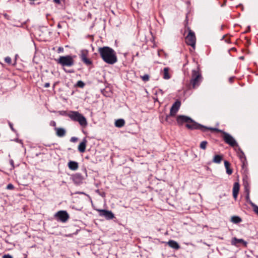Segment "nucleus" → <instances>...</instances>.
I'll list each match as a JSON object with an SVG mask.
<instances>
[{
    "label": "nucleus",
    "mask_w": 258,
    "mask_h": 258,
    "mask_svg": "<svg viewBox=\"0 0 258 258\" xmlns=\"http://www.w3.org/2000/svg\"><path fill=\"white\" fill-rule=\"evenodd\" d=\"M98 51L101 58L106 63L113 64L117 62L116 53L113 49L105 46L99 48Z\"/></svg>",
    "instance_id": "obj_1"
},
{
    "label": "nucleus",
    "mask_w": 258,
    "mask_h": 258,
    "mask_svg": "<svg viewBox=\"0 0 258 258\" xmlns=\"http://www.w3.org/2000/svg\"><path fill=\"white\" fill-rule=\"evenodd\" d=\"M190 117L185 115H178L177 116L176 121L178 125H182L183 123H187Z\"/></svg>",
    "instance_id": "obj_10"
},
{
    "label": "nucleus",
    "mask_w": 258,
    "mask_h": 258,
    "mask_svg": "<svg viewBox=\"0 0 258 258\" xmlns=\"http://www.w3.org/2000/svg\"><path fill=\"white\" fill-rule=\"evenodd\" d=\"M125 124V121L123 119H118L115 122V126L117 127H121Z\"/></svg>",
    "instance_id": "obj_19"
},
{
    "label": "nucleus",
    "mask_w": 258,
    "mask_h": 258,
    "mask_svg": "<svg viewBox=\"0 0 258 258\" xmlns=\"http://www.w3.org/2000/svg\"><path fill=\"white\" fill-rule=\"evenodd\" d=\"M210 131H217L218 132L221 133L222 134V137L224 141V142L228 144L229 146H230L232 147H238V144L236 142V140L234 139V138L229 134L227 133H226L224 132L223 131L215 128H210Z\"/></svg>",
    "instance_id": "obj_3"
},
{
    "label": "nucleus",
    "mask_w": 258,
    "mask_h": 258,
    "mask_svg": "<svg viewBox=\"0 0 258 258\" xmlns=\"http://www.w3.org/2000/svg\"><path fill=\"white\" fill-rule=\"evenodd\" d=\"M14 188V186L11 183L8 184V185L7 186V189H9V190H12V189H13Z\"/></svg>",
    "instance_id": "obj_31"
},
{
    "label": "nucleus",
    "mask_w": 258,
    "mask_h": 258,
    "mask_svg": "<svg viewBox=\"0 0 258 258\" xmlns=\"http://www.w3.org/2000/svg\"><path fill=\"white\" fill-rule=\"evenodd\" d=\"M69 218L70 216L66 211H58L54 215L55 219L62 223L66 222Z\"/></svg>",
    "instance_id": "obj_8"
},
{
    "label": "nucleus",
    "mask_w": 258,
    "mask_h": 258,
    "mask_svg": "<svg viewBox=\"0 0 258 258\" xmlns=\"http://www.w3.org/2000/svg\"><path fill=\"white\" fill-rule=\"evenodd\" d=\"M186 28L188 33L185 37V42L188 45L191 46L194 49H195L196 42L195 34L189 27H187Z\"/></svg>",
    "instance_id": "obj_6"
},
{
    "label": "nucleus",
    "mask_w": 258,
    "mask_h": 258,
    "mask_svg": "<svg viewBox=\"0 0 258 258\" xmlns=\"http://www.w3.org/2000/svg\"><path fill=\"white\" fill-rule=\"evenodd\" d=\"M78 140V139L76 137H72L71 139V141L72 142H76Z\"/></svg>",
    "instance_id": "obj_34"
},
{
    "label": "nucleus",
    "mask_w": 258,
    "mask_h": 258,
    "mask_svg": "<svg viewBox=\"0 0 258 258\" xmlns=\"http://www.w3.org/2000/svg\"><path fill=\"white\" fill-rule=\"evenodd\" d=\"M5 61L6 62L11 64L12 62V59L10 57L7 56L5 58Z\"/></svg>",
    "instance_id": "obj_29"
},
{
    "label": "nucleus",
    "mask_w": 258,
    "mask_h": 258,
    "mask_svg": "<svg viewBox=\"0 0 258 258\" xmlns=\"http://www.w3.org/2000/svg\"><path fill=\"white\" fill-rule=\"evenodd\" d=\"M244 187H245V191L247 193V196L246 197H247V198H248V197H249V189H250L249 186V185H248V184L247 183H244Z\"/></svg>",
    "instance_id": "obj_25"
},
{
    "label": "nucleus",
    "mask_w": 258,
    "mask_h": 258,
    "mask_svg": "<svg viewBox=\"0 0 258 258\" xmlns=\"http://www.w3.org/2000/svg\"><path fill=\"white\" fill-rule=\"evenodd\" d=\"M76 57V56H71V55H66V56H60L57 59H56V61L57 63L60 64L62 67H72L75 63L74 58Z\"/></svg>",
    "instance_id": "obj_4"
},
{
    "label": "nucleus",
    "mask_w": 258,
    "mask_h": 258,
    "mask_svg": "<svg viewBox=\"0 0 258 258\" xmlns=\"http://www.w3.org/2000/svg\"><path fill=\"white\" fill-rule=\"evenodd\" d=\"M58 27H60L59 24H58Z\"/></svg>",
    "instance_id": "obj_43"
},
{
    "label": "nucleus",
    "mask_w": 258,
    "mask_h": 258,
    "mask_svg": "<svg viewBox=\"0 0 258 258\" xmlns=\"http://www.w3.org/2000/svg\"><path fill=\"white\" fill-rule=\"evenodd\" d=\"M87 141L84 140L78 146V150L81 153H84L85 151L86 147Z\"/></svg>",
    "instance_id": "obj_17"
},
{
    "label": "nucleus",
    "mask_w": 258,
    "mask_h": 258,
    "mask_svg": "<svg viewBox=\"0 0 258 258\" xmlns=\"http://www.w3.org/2000/svg\"><path fill=\"white\" fill-rule=\"evenodd\" d=\"M169 68H165L162 72L163 78L165 80H168L170 78L171 76L169 73Z\"/></svg>",
    "instance_id": "obj_16"
},
{
    "label": "nucleus",
    "mask_w": 258,
    "mask_h": 258,
    "mask_svg": "<svg viewBox=\"0 0 258 258\" xmlns=\"http://www.w3.org/2000/svg\"><path fill=\"white\" fill-rule=\"evenodd\" d=\"M244 155L242 152H241L240 154L239 155L240 158L242 162H243L245 160V158L244 157Z\"/></svg>",
    "instance_id": "obj_32"
},
{
    "label": "nucleus",
    "mask_w": 258,
    "mask_h": 258,
    "mask_svg": "<svg viewBox=\"0 0 258 258\" xmlns=\"http://www.w3.org/2000/svg\"><path fill=\"white\" fill-rule=\"evenodd\" d=\"M202 76L199 70H192L191 74V79L190 84L192 88H196L199 86L202 81Z\"/></svg>",
    "instance_id": "obj_5"
},
{
    "label": "nucleus",
    "mask_w": 258,
    "mask_h": 258,
    "mask_svg": "<svg viewBox=\"0 0 258 258\" xmlns=\"http://www.w3.org/2000/svg\"><path fill=\"white\" fill-rule=\"evenodd\" d=\"M232 242L234 244H236V243H242L245 246H246L247 244V242L246 241H245L244 240H243L242 239H237L235 237H234L232 239Z\"/></svg>",
    "instance_id": "obj_22"
},
{
    "label": "nucleus",
    "mask_w": 258,
    "mask_h": 258,
    "mask_svg": "<svg viewBox=\"0 0 258 258\" xmlns=\"http://www.w3.org/2000/svg\"><path fill=\"white\" fill-rule=\"evenodd\" d=\"M10 164H11V166H12V167L13 168H14V163L13 160H11L10 161Z\"/></svg>",
    "instance_id": "obj_36"
},
{
    "label": "nucleus",
    "mask_w": 258,
    "mask_h": 258,
    "mask_svg": "<svg viewBox=\"0 0 258 258\" xmlns=\"http://www.w3.org/2000/svg\"><path fill=\"white\" fill-rule=\"evenodd\" d=\"M208 142L207 141H203L200 144V148L202 149L205 150L207 148Z\"/></svg>",
    "instance_id": "obj_27"
},
{
    "label": "nucleus",
    "mask_w": 258,
    "mask_h": 258,
    "mask_svg": "<svg viewBox=\"0 0 258 258\" xmlns=\"http://www.w3.org/2000/svg\"><path fill=\"white\" fill-rule=\"evenodd\" d=\"M186 127L188 129L200 130L204 132L210 130L211 128L210 127H207L197 123L190 118L189 119V120L188 121L187 123L186 124Z\"/></svg>",
    "instance_id": "obj_7"
},
{
    "label": "nucleus",
    "mask_w": 258,
    "mask_h": 258,
    "mask_svg": "<svg viewBox=\"0 0 258 258\" xmlns=\"http://www.w3.org/2000/svg\"><path fill=\"white\" fill-rule=\"evenodd\" d=\"M50 125L52 126H56V122L54 121H51L50 123Z\"/></svg>",
    "instance_id": "obj_35"
},
{
    "label": "nucleus",
    "mask_w": 258,
    "mask_h": 258,
    "mask_svg": "<svg viewBox=\"0 0 258 258\" xmlns=\"http://www.w3.org/2000/svg\"><path fill=\"white\" fill-rule=\"evenodd\" d=\"M142 80L145 82H147L149 80V76L147 74H146L143 76H141Z\"/></svg>",
    "instance_id": "obj_28"
},
{
    "label": "nucleus",
    "mask_w": 258,
    "mask_h": 258,
    "mask_svg": "<svg viewBox=\"0 0 258 258\" xmlns=\"http://www.w3.org/2000/svg\"><path fill=\"white\" fill-rule=\"evenodd\" d=\"M255 214L258 216V211H254Z\"/></svg>",
    "instance_id": "obj_42"
},
{
    "label": "nucleus",
    "mask_w": 258,
    "mask_h": 258,
    "mask_svg": "<svg viewBox=\"0 0 258 258\" xmlns=\"http://www.w3.org/2000/svg\"><path fill=\"white\" fill-rule=\"evenodd\" d=\"M49 86H50L49 83H45V85H44V87H45V88H48V87H49Z\"/></svg>",
    "instance_id": "obj_39"
},
{
    "label": "nucleus",
    "mask_w": 258,
    "mask_h": 258,
    "mask_svg": "<svg viewBox=\"0 0 258 258\" xmlns=\"http://www.w3.org/2000/svg\"><path fill=\"white\" fill-rule=\"evenodd\" d=\"M3 258H13L12 255L9 254H4L3 256Z\"/></svg>",
    "instance_id": "obj_33"
},
{
    "label": "nucleus",
    "mask_w": 258,
    "mask_h": 258,
    "mask_svg": "<svg viewBox=\"0 0 258 258\" xmlns=\"http://www.w3.org/2000/svg\"><path fill=\"white\" fill-rule=\"evenodd\" d=\"M72 179L75 184H80L82 182L84 178L81 174L77 173L73 175Z\"/></svg>",
    "instance_id": "obj_12"
},
{
    "label": "nucleus",
    "mask_w": 258,
    "mask_h": 258,
    "mask_svg": "<svg viewBox=\"0 0 258 258\" xmlns=\"http://www.w3.org/2000/svg\"><path fill=\"white\" fill-rule=\"evenodd\" d=\"M230 221L234 224H238L242 221V219L239 216H233L231 217Z\"/></svg>",
    "instance_id": "obj_20"
},
{
    "label": "nucleus",
    "mask_w": 258,
    "mask_h": 258,
    "mask_svg": "<svg viewBox=\"0 0 258 258\" xmlns=\"http://www.w3.org/2000/svg\"><path fill=\"white\" fill-rule=\"evenodd\" d=\"M168 244L170 247L175 249H178L180 248V246L178 243L173 240H169L168 242Z\"/></svg>",
    "instance_id": "obj_18"
},
{
    "label": "nucleus",
    "mask_w": 258,
    "mask_h": 258,
    "mask_svg": "<svg viewBox=\"0 0 258 258\" xmlns=\"http://www.w3.org/2000/svg\"><path fill=\"white\" fill-rule=\"evenodd\" d=\"M88 52L87 50H83L81 52L80 57L81 60L87 58Z\"/></svg>",
    "instance_id": "obj_24"
},
{
    "label": "nucleus",
    "mask_w": 258,
    "mask_h": 258,
    "mask_svg": "<svg viewBox=\"0 0 258 258\" xmlns=\"http://www.w3.org/2000/svg\"><path fill=\"white\" fill-rule=\"evenodd\" d=\"M68 167L72 170H76L79 167L78 163L76 161H70L68 163Z\"/></svg>",
    "instance_id": "obj_14"
},
{
    "label": "nucleus",
    "mask_w": 258,
    "mask_h": 258,
    "mask_svg": "<svg viewBox=\"0 0 258 258\" xmlns=\"http://www.w3.org/2000/svg\"><path fill=\"white\" fill-rule=\"evenodd\" d=\"M99 212V215L100 216H104L107 220L113 219L114 216V214L111 212V211H98Z\"/></svg>",
    "instance_id": "obj_11"
},
{
    "label": "nucleus",
    "mask_w": 258,
    "mask_h": 258,
    "mask_svg": "<svg viewBox=\"0 0 258 258\" xmlns=\"http://www.w3.org/2000/svg\"><path fill=\"white\" fill-rule=\"evenodd\" d=\"M180 105L181 103L178 100L174 102L170 108V114L166 116V120L167 121H168L170 116H174L176 115L180 108Z\"/></svg>",
    "instance_id": "obj_9"
},
{
    "label": "nucleus",
    "mask_w": 258,
    "mask_h": 258,
    "mask_svg": "<svg viewBox=\"0 0 258 258\" xmlns=\"http://www.w3.org/2000/svg\"><path fill=\"white\" fill-rule=\"evenodd\" d=\"M224 165L226 169V173L229 175L231 174L232 173V170L230 168V164L229 162L227 161H225Z\"/></svg>",
    "instance_id": "obj_21"
},
{
    "label": "nucleus",
    "mask_w": 258,
    "mask_h": 258,
    "mask_svg": "<svg viewBox=\"0 0 258 258\" xmlns=\"http://www.w3.org/2000/svg\"><path fill=\"white\" fill-rule=\"evenodd\" d=\"M54 2L56 4H60V0H53Z\"/></svg>",
    "instance_id": "obj_40"
},
{
    "label": "nucleus",
    "mask_w": 258,
    "mask_h": 258,
    "mask_svg": "<svg viewBox=\"0 0 258 258\" xmlns=\"http://www.w3.org/2000/svg\"><path fill=\"white\" fill-rule=\"evenodd\" d=\"M252 205L253 207H254V210H258V207H256V206H254V205L253 204H252Z\"/></svg>",
    "instance_id": "obj_41"
},
{
    "label": "nucleus",
    "mask_w": 258,
    "mask_h": 258,
    "mask_svg": "<svg viewBox=\"0 0 258 258\" xmlns=\"http://www.w3.org/2000/svg\"><path fill=\"white\" fill-rule=\"evenodd\" d=\"M64 114L69 117L73 121L78 122L81 126L83 127L87 126V121L86 118L79 112L70 111L68 113L64 112Z\"/></svg>",
    "instance_id": "obj_2"
},
{
    "label": "nucleus",
    "mask_w": 258,
    "mask_h": 258,
    "mask_svg": "<svg viewBox=\"0 0 258 258\" xmlns=\"http://www.w3.org/2000/svg\"><path fill=\"white\" fill-rule=\"evenodd\" d=\"M222 156L217 155L214 157L213 161L216 163H220L222 159Z\"/></svg>",
    "instance_id": "obj_23"
},
{
    "label": "nucleus",
    "mask_w": 258,
    "mask_h": 258,
    "mask_svg": "<svg viewBox=\"0 0 258 258\" xmlns=\"http://www.w3.org/2000/svg\"><path fill=\"white\" fill-rule=\"evenodd\" d=\"M82 60L84 63H85L87 66L91 65L92 63V61L88 58H84Z\"/></svg>",
    "instance_id": "obj_26"
},
{
    "label": "nucleus",
    "mask_w": 258,
    "mask_h": 258,
    "mask_svg": "<svg viewBox=\"0 0 258 258\" xmlns=\"http://www.w3.org/2000/svg\"><path fill=\"white\" fill-rule=\"evenodd\" d=\"M77 85L78 86L82 88L84 86V83L82 81H79L77 83Z\"/></svg>",
    "instance_id": "obj_30"
},
{
    "label": "nucleus",
    "mask_w": 258,
    "mask_h": 258,
    "mask_svg": "<svg viewBox=\"0 0 258 258\" xmlns=\"http://www.w3.org/2000/svg\"><path fill=\"white\" fill-rule=\"evenodd\" d=\"M9 125H10V127H11V130H12V131H14V128H13V124H12V123H11V122H9Z\"/></svg>",
    "instance_id": "obj_38"
},
{
    "label": "nucleus",
    "mask_w": 258,
    "mask_h": 258,
    "mask_svg": "<svg viewBox=\"0 0 258 258\" xmlns=\"http://www.w3.org/2000/svg\"><path fill=\"white\" fill-rule=\"evenodd\" d=\"M234 79V77H230L229 79V81L230 83H232L233 81V80Z\"/></svg>",
    "instance_id": "obj_37"
},
{
    "label": "nucleus",
    "mask_w": 258,
    "mask_h": 258,
    "mask_svg": "<svg viewBox=\"0 0 258 258\" xmlns=\"http://www.w3.org/2000/svg\"><path fill=\"white\" fill-rule=\"evenodd\" d=\"M55 130L56 131V135L59 137H62L66 134V130L63 128L55 127Z\"/></svg>",
    "instance_id": "obj_15"
},
{
    "label": "nucleus",
    "mask_w": 258,
    "mask_h": 258,
    "mask_svg": "<svg viewBox=\"0 0 258 258\" xmlns=\"http://www.w3.org/2000/svg\"><path fill=\"white\" fill-rule=\"evenodd\" d=\"M239 190V184L238 182H235L233 187V196L236 199Z\"/></svg>",
    "instance_id": "obj_13"
}]
</instances>
